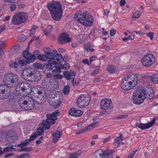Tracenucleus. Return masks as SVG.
I'll return each instance as SVG.
<instances>
[{"instance_id":"1","label":"nucleus","mask_w":158,"mask_h":158,"mask_svg":"<svg viewBox=\"0 0 158 158\" xmlns=\"http://www.w3.org/2000/svg\"><path fill=\"white\" fill-rule=\"evenodd\" d=\"M47 7L53 19L56 21H59L63 13L61 5L60 2L53 0L47 3Z\"/></svg>"},{"instance_id":"2","label":"nucleus","mask_w":158,"mask_h":158,"mask_svg":"<svg viewBox=\"0 0 158 158\" xmlns=\"http://www.w3.org/2000/svg\"><path fill=\"white\" fill-rule=\"evenodd\" d=\"M74 18L77 21L86 27L91 26L94 20L93 17L86 11L77 12L75 14Z\"/></svg>"},{"instance_id":"3","label":"nucleus","mask_w":158,"mask_h":158,"mask_svg":"<svg viewBox=\"0 0 158 158\" xmlns=\"http://www.w3.org/2000/svg\"><path fill=\"white\" fill-rule=\"evenodd\" d=\"M60 114V113L58 111H55L51 114H47L46 116V119L43 120L42 123L40 124V125H42V127L45 130L49 129L50 127V125L55 123L56 121L58 118L57 116Z\"/></svg>"},{"instance_id":"4","label":"nucleus","mask_w":158,"mask_h":158,"mask_svg":"<svg viewBox=\"0 0 158 158\" xmlns=\"http://www.w3.org/2000/svg\"><path fill=\"white\" fill-rule=\"evenodd\" d=\"M3 81L5 85L10 87H15L19 81V77L16 74L10 73L6 74L4 77Z\"/></svg>"},{"instance_id":"5","label":"nucleus","mask_w":158,"mask_h":158,"mask_svg":"<svg viewBox=\"0 0 158 158\" xmlns=\"http://www.w3.org/2000/svg\"><path fill=\"white\" fill-rule=\"evenodd\" d=\"M149 91L148 90L147 93H146V90L145 88L142 87L139 88L136 91L134 92L133 94H135V95L143 98L145 97L150 99L153 98L154 95V91L152 88L149 89Z\"/></svg>"},{"instance_id":"6","label":"nucleus","mask_w":158,"mask_h":158,"mask_svg":"<svg viewBox=\"0 0 158 158\" xmlns=\"http://www.w3.org/2000/svg\"><path fill=\"white\" fill-rule=\"evenodd\" d=\"M27 14L24 12H19L13 17L12 22L14 24H20L24 22L27 19Z\"/></svg>"},{"instance_id":"7","label":"nucleus","mask_w":158,"mask_h":158,"mask_svg":"<svg viewBox=\"0 0 158 158\" xmlns=\"http://www.w3.org/2000/svg\"><path fill=\"white\" fill-rule=\"evenodd\" d=\"M91 98L87 94H82L78 98L77 104L80 108L86 107L89 103Z\"/></svg>"},{"instance_id":"8","label":"nucleus","mask_w":158,"mask_h":158,"mask_svg":"<svg viewBox=\"0 0 158 158\" xmlns=\"http://www.w3.org/2000/svg\"><path fill=\"white\" fill-rule=\"evenodd\" d=\"M155 61L154 56L151 54H149L144 56L141 60L142 64L146 67L152 66Z\"/></svg>"},{"instance_id":"9","label":"nucleus","mask_w":158,"mask_h":158,"mask_svg":"<svg viewBox=\"0 0 158 158\" xmlns=\"http://www.w3.org/2000/svg\"><path fill=\"white\" fill-rule=\"evenodd\" d=\"M11 94V90L9 86L5 84L0 85V99L7 98Z\"/></svg>"},{"instance_id":"10","label":"nucleus","mask_w":158,"mask_h":158,"mask_svg":"<svg viewBox=\"0 0 158 158\" xmlns=\"http://www.w3.org/2000/svg\"><path fill=\"white\" fill-rule=\"evenodd\" d=\"M124 79L126 80L125 84L127 85V83H130L132 85H136L137 84L139 81L138 79V75L137 74L129 73L125 77Z\"/></svg>"},{"instance_id":"11","label":"nucleus","mask_w":158,"mask_h":158,"mask_svg":"<svg viewBox=\"0 0 158 158\" xmlns=\"http://www.w3.org/2000/svg\"><path fill=\"white\" fill-rule=\"evenodd\" d=\"M31 85L26 82L19 83L15 88L16 93L18 95H21L26 89H28Z\"/></svg>"},{"instance_id":"12","label":"nucleus","mask_w":158,"mask_h":158,"mask_svg":"<svg viewBox=\"0 0 158 158\" xmlns=\"http://www.w3.org/2000/svg\"><path fill=\"white\" fill-rule=\"evenodd\" d=\"M112 106V104L110 99L105 98L101 100L100 102V108L106 110L110 109Z\"/></svg>"},{"instance_id":"13","label":"nucleus","mask_w":158,"mask_h":158,"mask_svg":"<svg viewBox=\"0 0 158 158\" xmlns=\"http://www.w3.org/2000/svg\"><path fill=\"white\" fill-rule=\"evenodd\" d=\"M35 70V69L31 68L24 69L22 72V77L25 80L30 81Z\"/></svg>"},{"instance_id":"14","label":"nucleus","mask_w":158,"mask_h":158,"mask_svg":"<svg viewBox=\"0 0 158 158\" xmlns=\"http://www.w3.org/2000/svg\"><path fill=\"white\" fill-rule=\"evenodd\" d=\"M26 101L23 109L28 110L33 109L35 106V102L33 98L28 96L27 99Z\"/></svg>"},{"instance_id":"15","label":"nucleus","mask_w":158,"mask_h":158,"mask_svg":"<svg viewBox=\"0 0 158 158\" xmlns=\"http://www.w3.org/2000/svg\"><path fill=\"white\" fill-rule=\"evenodd\" d=\"M58 40L61 44L67 43L71 41V39L69 37V35L65 33H63L59 35Z\"/></svg>"},{"instance_id":"16","label":"nucleus","mask_w":158,"mask_h":158,"mask_svg":"<svg viewBox=\"0 0 158 158\" xmlns=\"http://www.w3.org/2000/svg\"><path fill=\"white\" fill-rule=\"evenodd\" d=\"M76 72L73 70L64 71L63 72V76L66 80H70L73 77L76 76Z\"/></svg>"},{"instance_id":"17","label":"nucleus","mask_w":158,"mask_h":158,"mask_svg":"<svg viewBox=\"0 0 158 158\" xmlns=\"http://www.w3.org/2000/svg\"><path fill=\"white\" fill-rule=\"evenodd\" d=\"M41 78V75L40 73L37 70L35 69L33 74L31 77L30 81L33 82L38 81Z\"/></svg>"},{"instance_id":"18","label":"nucleus","mask_w":158,"mask_h":158,"mask_svg":"<svg viewBox=\"0 0 158 158\" xmlns=\"http://www.w3.org/2000/svg\"><path fill=\"white\" fill-rule=\"evenodd\" d=\"M69 114L75 117L81 116L82 114V111L77 110L74 108H72L69 110Z\"/></svg>"},{"instance_id":"19","label":"nucleus","mask_w":158,"mask_h":158,"mask_svg":"<svg viewBox=\"0 0 158 158\" xmlns=\"http://www.w3.org/2000/svg\"><path fill=\"white\" fill-rule=\"evenodd\" d=\"M49 49L50 48H43V51L45 53V54H47L48 59H50L51 61L53 60H55V57H56V55L55 53L52 52H50Z\"/></svg>"},{"instance_id":"20","label":"nucleus","mask_w":158,"mask_h":158,"mask_svg":"<svg viewBox=\"0 0 158 158\" xmlns=\"http://www.w3.org/2000/svg\"><path fill=\"white\" fill-rule=\"evenodd\" d=\"M155 122V119L153 118L152 121L146 124L140 123L139 124L138 127L142 129H148L152 126Z\"/></svg>"},{"instance_id":"21","label":"nucleus","mask_w":158,"mask_h":158,"mask_svg":"<svg viewBox=\"0 0 158 158\" xmlns=\"http://www.w3.org/2000/svg\"><path fill=\"white\" fill-rule=\"evenodd\" d=\"M135 95V94H133L132 95L133 103L135 104L139 105L143 103L145 99V97H143L142 98L141 97Z\"/></svg>"},{"instance_id":"22","label":"nucleus","mask_w":158,"mask_h":158,"mask_svg":"<svg viewBox=\"0 0 158 158\" xmlns=\"http://www.w3.org/2000/svg\"><path fill=\"white\" fill-rule=\"evenodd\" d=\"M51 134L52 136L53 141L56 143L61 136L62 133L61 131H56L55 132H51Z\"/></svg>"},{"instance_id":"23","label":"nucleus","mask_w":158,"mask_h":158,"mask_svg":"<svg viewBox=\"0 0 158 158\" xmlns=\"http://www.w3.org/2000/svg\"><path fill=\"white\" fill-rule=\"evenodd\" d=\"M27 95L22 96L19 98L18 100V103L19 106L23 109H24L26 101L27 99Z\"/></svg>"},{"instance_id":"24","label":"nucleus","mask_w":158,"mask_h":158,"mask_svg":"<svg viewBox=\"0 0 158 158\" xmlns=\"http://www.w3.org/2000/svg\"><path fill=\"white\" fill-rule=\"evenodd\" d=\"M22 55L24 58L29 61L28 62H34V59L32 58V55L29 51L27 50L24 51L23 52Z\"/></svg>"},{"instance_id":"25","label":"nucleus","mask_w":158,"mask_h":158,"mask_svg":"<svg viewBox=\"0 0 158 158\" xmlns=\"http://www.w3.org/2000/svg\"><path fill=\"white\" fill-rule=\"evenodd\" d=\"M125 81H126V80L123 79L121 85L122 88L125 90L128 91L130 90L136 86V85H132L130 83L127 82V85L125 84V82H124Z\"/></svg>"},{"instance_id":"26","label":"nucleus","mask_w":158,"mask_h":158,"mask_svg":"<svg viewBox=\"0 0 158 158\" xmlns=\"http://www.w3.org/2000/svg\"><path fill=\"white\" fill-rule=\"evenodd\" d=\"M44 94L43 95H38L37 96L35 99V102L38 104H41L44 102L45 100L44 98Z\"/></svg>"},{"instance_id":"27","label":"nucleus","mask_w":158,"mask_h":158,"mask_svg":"<svg viewBox=\"0 0 158 158\" xmlns=\"http://www.w3.org/2000/svg\"><path fill=\"white\" fill-rule=\"evenodd\" d=\"M112 151L109 150H103V154H102V158H110L112 155Z\"/></svg>"},{"instance_id":"28","label":"nucleus","mask_w":158,"mask_h":158,"mask_svg":"<svg viewBox=\"0 0 158 158\" xmlns=\"http://www.w3.org/2000/svg\"><path fill=\"white\" fill-rule=\"evenodd\" d=\"M103 153V150H102L98 149L93 154V157L94 158H102V156Z\"/></svg>"},{"instance_id":"29","label":"nucleus","mask_w":158,"mask_h":158,"mask_svg":"<svg viewBox=\"0 0 158 158\" xmlns=\"http://www.w3.org/2000/svg\"><path fill=\"white\" fill-rule=\"evenodd\" d=\"M50 103L53 106L54 108L56 109L59 106L60 104V102H59V100L53 99V100L50 102Z\"/></svg>"},{"instance_id":"30","label":"nucleus","mask_w":158,"mask_h":158,"mask_svg":"<svg viewBox=\"0 0 158 158\" xmlns=\"http://www.w3.org/2000/svg\"><path fill=\"white\" fill-rule=\"evenodd\" d=\"M151 78L153 83H158V74H153L151 76Z\"/></svg>"},{"instance_id":"31","label":"nucleus","mask_w":158,"mask_h":158,"mask_svg":"<svg viewBox=\"0 0 158 158\" xmlns=\"http://www.w3.org/2000/svg\"><path fill=\"white\" fill-rule=\"evenodd\" d=\"M107 70L111 73H114L116 70V68L114 65H110L107 68Z\"/></svg>"},{"instance_id":"32","label":"nucleus","mask_w":158,"mask_h":158,"mask_svg":"<svg viewBox=\"0 0 158 158\" xmlns=\"http://www.w3.org/2000/svg\"><path fill=\"white\" fill-rule=\"evenodd\" d=\"M27 60H20L18 61V63L19 65L20 66V67L22 66H23L26 65L27 64H29L30 62Z\"/></svg>"},{"instance_id":"33","label":"nucleus","mask_w":158,"mask_h":158,"mask_svg":"<svg viewBox=\"0 0 158 158\" xmlns=\"http://www.w3.org/2000/svg\"><path fill=\"white\" fill-rule=\"evenodd\" d=\"M40 52L38 50H36L33 52V55H32V58L34 59V61L36 58H38L40 55Z\"/></svg>"},{"instance_id":"34","label":"nucleus","mask_w":158,"mask_h":158,"mask_svg":"<svg viewBox=\"0 0 158 158\" xmlns=\"http://www.w3.org/2000/svg\"><path fill=\"white\" fill-rule=\"evenodd\" d=\"M53 29L52 26L51 25H49L48 26L46 29L44 31V32L45 34L48 35L52 31Z\"/></svg>"},{"instance_id":"35","label":"nucleus","mask_w":158,"mask_h":158,"mask_svg":"<svg viewBox=\"0 0 158 158\" xmlns=\"http://www.w3.org/2000/svg\"><path fill=\"white\" fill-rule=\"evenodd\" d=\"M10 67H14L15 70L16 71H20V66L19 65V63L18 62V63H16V62H15L13 63V64H10Z\"/></svg>"},{"instance_id":"36","label":"nucleus","mask_w":158,"mask_h":158,"mask_svg":"<svg viewBox=\"0 0 158 158\" xmlns=\"http://www.w3.org/2000/svg\"><path fill=\"white\" fill-rule=\"evenodd\" d=\"M70 86L69 85L65 86L63 89V92L65 95H67L69 93L70 90Z\"/></svg>"},{"instance_id":"37","label":"nucleus","mask_w":158,"mask_h":158,"mask_svg":"<svg viewBox=\"0 0 158 158\" xmlns=\"http://www.w3.org/2000/svg\"><path fill=\"white\" fill-rule=\"evenodd\" d=\"M122 135L121 134V135L119 136L118 137L116 138L114 140V143L115 145L118 144H120L122 142Z\"/></svg>"},{"instance_id":"38","label":"nucleus","mask_w":158,"mask_h":158,"mask_svg":"<svg viewBox=\"0 0 158 158\" xmlns=\"http://www.w3.org/2000/svg\"><path fill=\"white\" fill-rule=\"evenodd\" d=\"M38 59L43 61H45L48 59L47 54L40 55L38 58Z\"/></svg>"},{"instance_id":"39","label":"nucleus","mask_w":158,"mask_h":158,"mask_svg":"<svg viewBox=\"0 0 158 158\" xmlns=\"http://www.w3.org/2000/svg\"><path fill=\"white\" fill-rule=\"evenodd\" d=\"M70 67L69 64L67 63H65L63 65L61 64L59 66V68L61 70L63 69L66 70L68 69Z\"/></svg>"},{"instance_id":"40","label":"nucleus","mask_w":158,"mask_h":158,"mask_svg":"<svg viewBox=\"0 0 158 158\" xmlns=\"http://www.w3.org/2000/svg\"><path fill=\"white\" fill-rule=\"evenodd\" d=\"M56 59L57 60L60 62H62L63 60V57L61 54H56V57H55V60Z\"/></svg>"},{"instance_id":"41","label":"nucleus","mask_w":158,"mask_h":158,"mask_svg":"<svg viewBox=\"0 0 158 158\" xmlns=\"http://www.w3.org/2000/svg\"><path fill=\"white\" fill-rule=\"evenodd\" d=\"M36 90V92H37L38 95H43L44 94V90L43 88L41 87H37Z\"/></svg>"},{"instance_id":"42","label":"nucleus","mask_w":158,"mask_h":158,"mask_svg":"<svg viewBox=\"0 0 158 158\" xmlns=\"http://www.w3.org/2000/svg\"><path fill=\"white\" fill-rule=\"evenodd\" d=\"M81 153V152L80 151H78L71 154L70 156L73 157V158H77V157L80 156Z\"/></svg>"},{"instance_id":"43","label":"nucleus","mask_w":158,"mask_h":158,"mask_svg":"<svg viewBox=\"0 0 158 158\" xmlns=\"http://www.w3.org/2000/svg\"><path fill=\"white\" fill-rule=\"evenodd\" d=\"M37 27L35 25H33L32 26L31 28L30 29V35L31 36H33L34 34V32L35 30L37 28Z\"/></svg>"},{"instance_id":"44","label":"nucleus","mask_w":158,"mask_h":158,"mask_svg":"<svg viewBox=\"0 0 158 158\" xmlns=\"http://www.w3.org/2000/svg\"><path fill=\"white\" fill-rule=\"evenodd\" d=\"M29 143L28 139H26L23 141L22 143L18 145V146L20 148H22L24 146H27V144Z\"/></svg>"},{"instance_id":"45","label":"nucleus","mask_w":158,"mask_h":158,"mask_svg":"<svg viewBox=\"0 0 158 158\" xmlns=\"http://www.w3.org/2000/svg\"><path fill=\"white\" fill-rule=\"evenodd\" d=\"M141 14V12L139 11H137L133 15V18L137 19L138 18Z\"/></svg>"},{"instance_id":"46","label":"nucleus","mask_w":158,"mask_h":158,"mask_svg":"<svg viewBox=\"0 0 158 158\" xmlns=\"http://www.w3.org/2000/svg\"><path fill=\"white\" fill-rule=\"evenodd\" d=\"M53 64H48L47 65V69L48 70H52L54 66H56L54 64L56 63V62H54V60L52 61Z\"/></svg>"},{"instance_id":"47","label":"nucleus","mask_w":158,"mask_h":158,"mask_svg":"<svg viewBox=\"0 0 158 158\" xmlns=\"http://www.w3.org/2000/svg\"><path fill=\"white\" fill-rule=\"evenodd\" d=\"M61 69H60L59 67H58L56 68V69H54L52 71V75H55L58 73V74H60L61 72Z\"/></svg>"},{"instance_id":"48","label":"nucleus","mask_w":158,"mask_h":158,"mask_svg":"<svg viewBox=\"0 0 158 158\" xmlns=\"http://www.w3.org/2000/svg\"><path fill=\"white\" fill-rule=\"evenodd\" d=\"M58 74V73L56 74L53 75L52 76V77L53 78L55 79H59L60 80L62 79L63 77V75H61L59 74Z\"/></svg>"},{"instance_id":"49","label":"nucleus","mask_w":158,"mask_h":158,"mask_svg":"<svg viewBox=\"0 0 158 158\" xmlns=\"http://www.w3.org/2000/svg\"><path fill=\"white\" fill-rule=\"evenodd\" d=\"M13 148V146L11 145L10 147H6L4 148L3 150V153L11 151Z\"/></svg>"},{"instance_id":"50","label":"nucleus","mask_w":158,"mask_h":158,"mask_svg":"<svg viewBox=\"0 0 158 158\" xmlns=\"http://www.w3.org/2000/svg\"><path fill=\"white\" fill-rule=\"evenodd\" d=\"M38 136V135L36 133H34L30 137L28 140V141L30 142L31 141L33 140L35 138H37Z\"/></svg>"},{"instance_id":"51","label":"nucleus","mask_w":158,"mask_h":158,"mask_svg":"<svg viewBox=\"0 0 158 158\" xmlns=\"http://www.w3.org/2000/svg\"><path fill=\"white\" fill-rule=\"evenodd\" d=\"M37 133L38 135L40 136L43 134L44 133V130L43 128L39 127L37 130Z\"/></svg>"},{"instance_id":"52","label":"nucleus","mask_w":158,"mask_h":158,"mask_svg":"<svg viewBox=\"0 0 158 158\" xmlns=\"http://www.w3.org/2000/svg\"><path fill=\"white\" fill-rule=\"evenodd\" d=\"M89 127V126L86 127L80 130H79V131H78V132H77L76 134L77 135L80 134H82L84 132L86 131L88 129V127Z\"/></svg>"},{"instance_id":"53","label":"nucleus","mask_w":158,"mask_h":158,"mask_svg":"<svg viewBox=\"0 0 158 158\" xmlns=\"http://www.w3.org/2000/svg\"><path fill=\"white\" fill-rule=\"evenodd\" d=\"M8 140L11 143H13L16 141V136L15 135H12L9 138Z\"/></svg>"},{"instance_id":"54","label":"nucleus","mask_w":158,"mask_h":158,"mask_svg":"<svg viewBox=\"0 0 158 158\" xmlns=\"http://www.w3.org/2000/svg\"><path fill=\"white\" fill-rule=\"evenodd\" d=\"M71 80L72 84L73 86L78 85V83H77L75 78L74 77H73V79Z\"/></svg>"},{"instance_id":"55","label":"nucleus","mask_w":158,"mask_h":158,"mask_svg":"<svg viewBox=\"0 0 158 158\" xmlns=\"http://www.w3.org/2000/svg\"><path fill=\"white\" fill-rule=\"evenodd\" d=\"M134 38V36H128L127 37H124L123 39V41H126L128 40H133Z\"/></svg>"},{"instance_id":"56","label":"nucleus","mask_w":158,"mask_h":158,"mask_svg":"<svg viewBox=\"0 0 158 158\" xmlns=\"http://www.w3.org/2000/svg\"><path fill=\"white\" fill-rule=\"evenodd\" d=\"M92 46L90 43H88L87 44L84 45V48L87 51H88L89 48Z\"/></svg>"},{"instance_id":"57","label":"nucleus","mask_w":158,"mask_h":158,"mask_svg":"<svg viewBox=\"0 0 158 158\" xmlns=\"http://www.w3.org/2000/svg\"><path fill=\"white\" fill-rule=\"evenodd\" d=\"M147 36L149 37L151 40H152L153 38L154 34L153 32H150L148 33H146Z\"/></svg>"},{"instance_id":"58","label":"nucleus","mask_w":158,"mask_h":158,"mask_svg":"<svg viewBox=\"0 0 158 158\" xmlns=\"http://www.w3.org/2000/svg\"><path fill=\"white\" fill-rule=\"evenodd\" d=\"M16 8V5L14 4H10V10L11 11H14Z\"/></svg>"},{"instance_id":"59","label":"nucleus","mask_w":158,"mask_h":158,"mask_svg":"<svg viewBox=\"0 0 158 158\" xmlns=\"http://www.w3.org/2000/svg\"><path fill=\"white\" fill-rule=\"evenodd\" d=\"M21 158H26V156L28 158L30 157V155L28 153H24L21 154L20 155Z\"/></svg>"},{"instance_id":"60","label":"nucleus","mask_w":158,"mask_h":158,"mask_svg":"<svg viewBox=\"0 0 158 158\" xmlns=\"http://www.w3.org/2000/svg\"><path fill=\"white\" fill-rule=\"evenodd\" d=\"M19 49L20 48L19 45L17 44L16 45L13 47L12 50H14V52H15L19 51Z\"/></svg>"},{"instance_id":"61","label":"nucleus","mask_w":158,"mask_h":158,"mask_svg":"<svg viewBox=\"0 0 158 158\" xmlns=\"http://www.w3.org/2000/svg\"><path fill=\"white\" fill-rule=\"evenodd\" d=\"M128 116V115L127 114L121 115L116 117V118L117 119H123L125 117H127Z\"/></svg>"},{"instance_id":"62","label":"nucleus","mask_w":158,"mask_h":158,"mask_svg":"<svg viewBox=\"0 0 158 158\" xmlns=\"http://www.w3.org/2000/svg\"><path fill=\"white\" fill-rule=\"evenodd\" d=\"M34 67L36 69H41L42 66L39 63H35L34 64Z\"/></svg>"},{"instance_id":"63","label":"nucleus","mask_w":158,"mask_h":158,"mask_svg":"<svg viewBox=\"0 0 158 158\" xmlns=\"http://www.w3.org/2000/svg\"><path fill=\"white\" fill-rule=\"evenodd\" d=\"M136 151L131 152L129 154L128 156V158H132L134 157V155H135Z\"/></svg>"},{"instance_id":"64","label":"nucleus","mask_w":158,"mask_h":158,"mask_svg":"<svg viewBox=\"0 0 158 158\" xmlns=\"http://www.w3.org/2000/svg\"><path fill=\"white\" fill-rule=\"evenodd\" d=\"M23 151L24 152H29L32 150L31 148L30 147L24 148H22Z\"/></svg>"}]
</instances>
